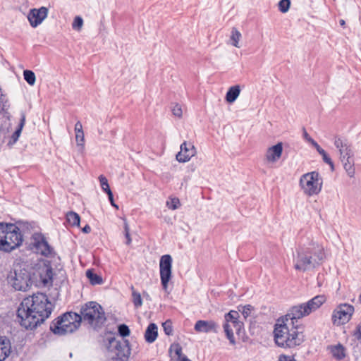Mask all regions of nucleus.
<instances>
[{
	"instance_id": "c9c22d12",
	"label": "nucleus",
	"mask_w": 361,
	"mask_h": 361,
	"mask_svg": "<svg viewBox=\"0 0 361 361\" xmlns=\"http://www.w3.org/2000/svg\"><path fill=\"white\" fill-rule=\"evenodd\" d=\"M75 141L77 145L80 147L81 151H82L85 147V135L83 131L75 133Z\"/></svg>"
},
{
	"instance_id": "b1692460",
	"label": "nucleus",
	"mask_w": 361,
	"mask_h": 361,
	"mask_svg": "<svg viewBox=\"0 0 361 361\" xmlns=\"http://www.w3.org/2000/svg\"><path fill=\"white\" fill-rule=\"evenodd\" d=\"M329 349L330 350L332 356L338 360H343L346 355L345 348L341 343L331 345L329 347Z\"/></svg>"
},
{
	"instance_id": "f03ea898",
	"label": "nucleus",
	"mask_w": 361,
	"mask_h": 361,
	"mask_svg": "<svg viewBox=\"0 0 361 361\" xmlns=\"http://www.w3.org/2000/svg\"><path fill=\"white\" fill-rule=\"evenodd\" d=\"M276 344L283 348H294L304 341L302 332L294 327V320L283 319L282 324H276L274 331Z\"/></svg>"
},
{
	"instance_id": "aec40b11",
	"label": "nucleus",
	"mask_w": 361,
	"mask_h": 361,
	"mask_svg": "<svg viewBox=\"0 0 361 361\" xmlns=\"http://www.w3.org/2000/svg\"><path fill=\"white\" fill-rule=\"evenodd\" d=\"M39 278L44 286H49L52 284L53 269L49 264H44L39 271Z\"/></svg>"
},
{
	"instance_id": "4468645a",
	"label": "nucleus",
	"mask_w": 361,
	"mask_h": 361,
	"mask_svg": "<svg viewBox=\"0 0 361 361\" xmlns=\"http://www.w3.org/2000/svg\"><path fill=\"white\" fill-rule=\"evenodd\" d=\"M48 8L42 6L39 8L31 9L27 15V19L30 25L32 27H36L39 25L43 20L47 17Z\"/></svg>"
},
{
	"instance_id": "864d4df0",
	"label": "nucleus",
	"mask_w": 361,
	"mask_h": 361,
	"mask_svg": "<svg viewBox=\"0 0 361 361\" xmlns=\"http://www.w3.org/2000/svg\"><path fill=\"white\" fill-rule=\"evenodd\" d=\"M303 136H304V138L311 144V142L314 140L310 135L309 134L307 133V131L304 129V133H303Z\"/></svg>"
},
{
	"instance_id": "1a4fd4ad",
	"label": "nucleus",
	"mask_w": 361,
	"mask_h": 361,
	"mask_svg": "<svg viewBox=\"0 0 361 361\" xmlns=\"http://www.w3.org/2000/svg\"><path fill=\"white\" fill-rule=\"evenodd\" d=\"M8 283L16 290L26 291L31 286L30 273L21 267L15 268L8 277Z\"/></svg>"
},
{
	"instance_id": "72a5a7b5",
	"label": "nucleus",
	"mask_w": 361,
	"mask_h": 361,
	"mask_svg": "<svg viewBox=\"0 0 361 361\" xmlns=\"http://www.w3.org/2000/svg\"><path fill=\"white\" fill-rule=\"evenodd\" d=\"M23 76L25 81L30 85H33L35 83L36 77L33 71L25 70L23 71Z\"/></svg>"
},
{
	"instance_id": "de8ad7c7",
	"label": "nucleus",
	"mask_w": 361,
	"mask_h": 361,
	"mask_svg": "<svg viewBox=\"0 0 361 361\" xmlns=\"http://www.w3.org/2000/svg\"><path fill=\"white\" fill-rule=\"evenodd\" d=\"M311 145L315 147V149H317L319 154L324 153V150L317 144L316 141L313 140L311 142Z\"/></svg>"
},
{
	"instance_id": "c85d7f7f",
	"label": "nucleus",
	"mask_w": 361,
	"mask_h": 361,
	"mask_svg": "<svg viewBox=\"0 0 361 361\" xmlns=\"http://www.w3.org/2000/svg\"><path fill=\"white\" fill-rule=\"evenodd\" d=\"M242 37L241 33L238 30L237 28L233 27L231 32L230 40L231 41V44L235 47L239 48V42Z\"/></svg>"
},
{
	"instance_id": "a18cd8bd",
	"label": "nucleus",
	"mask_w": 361,
	"mask_h": 361,
	"mask_svg": "<svg viewBox=\"0 0 361 361\" xmlns=\"http://www.w3.org/2000/svg\"><path fill=\"white\" fill-rule=\"evenodd\" d=\"M124 231H125V236L126 238V244L130 245L131 243V238L130 236V228L128 226V224L126 221L124 223Z\"/></svg>"
},
{
	"instance_id": "37998d69",
	"label": "nucleus",
	"mask_w": 361,
	"mask_h": 361,
	"mask_svg": "<svg viewBox=\"0 0 361 361\" xmlns=\"http://www.w3.org/2000/svg\"><path fill=\"white\" fill-rule=\"evenodd\" d=\"M323 161L329 164L331 169L332 171L334 170V165L333 161H331V159L329 157V155L326 154V152L324 151V153L321 154Z\"/></svg>"
},
{
	"instance_id": "13d9d810",
	"label": "nucleus",
	"mask_w": 361,
	"mask_h": 361,
	"mask_svg": "<svg viewBox=\"0 0 361 361\" xmlns=\"http://www.w3.org/2000/svg\"><path fill=\"white\" fill-rule=\"evenodd\" d=\"M290 361H295V358H293V360H291Z\"/></svg>"
},
{
	"instance_id": "39448f33",
	"label": "nucleus",
	"mask_w": 361,
	"mask_h": 361,
	"mask_svg": "<svg viewBox=\"0 0 361 361\" xmlns=\"http://www.w3.org/2000/svg\"><path fill=\"white\" fill-rule=\"evenodd\" d=\"M81 324V316L75 312H66L50 325L51 331L59 336L71 334L77 330Z\"/></svg>"
},
{
	"instance_id": "412c9836",
	"label": "nucleus",
	"mask_w": 361,
	"mask_h": 361,
	"mask_svg": "<svg viewBox=\"0 0 361 361\" xmlns=\"http://www.w3.org/2000/svg\"><path fill=\"white\" fill-rule=\"evenodd\" d=\"M11 342L6 337H0V361H4L11 353Z\"/></svg>"
},
{
	"instance_id": "a19ab883",
	"label": "nucleus",
	"mask_w": 361,
	"mask_h": 361,
	"mask_svg": "<svg viewBox=\"0 0 361 361\" xmlns=\"http://www.w3.org/2000/svg\"><path fill=\"white\" fill-rule=\"evenodd\" d=\"M241 308L242 310L239 309V311L242 312V314L243 315L245 319L247 318L250 315L252 311L253 310V307L251 306L250 305L243 306Z\"/></svg>"
},
{
	"instance_id": "4c0bfd02",
	"label": "nucleus",
	"mask_w": 361,
	"mask_h": 361,
	"mask_svg": "<svg viewBox=\"0 0 361 361\" xmlns=\"http://www.w3.org/2000/svg\"><path fill=\"white\" fill-rule=\"evenodd\" d=\"M83 25V20L80 16H75L72 23V27L76 31H80Z\"/></svg>"
},
{
	"instance_id": "7c9ffc66",
	"label": "nucleus",
	"mask_w": 361,
	"mask_h": 361,
	"mask_svg": "<svg viewBox=\"0 0 361 361\" xmlns=\"http://www.w3.org/2000/svg\"><path fill=\"white\" fill-rule=\"evenodd\" d=\"M355 337V346L353 347L355 353H360L361 354V330L360 327L357 328V330L353 334Z\"/></svg>"
},
{
	"instance_id": "f3484780",
	"label": "nucleus",
	"mask_w": 361,
	"mask_h": 361,
	"mask_svg": "<svg viewBox=\"0 0 361 361\" xmlns=\"http://www.w3.org/2000/svg\"><path fill=\"white\" fill-rule=\"evenodd\" d=\"M283 152V145L281 142L269 147L264 154V161L267 164H274L281 157Z\"/></svg>"
},
{
	"instance_id": "e433bc0d",
	"label": "nucleus",
	"mask_w": 361,
	"mask_h": 361,
	"mask_svg": "<svg viewBox=\"0 0 361 361\" xmlns=\"http://www.w3.org/2000/svg\"><path fill=\"white\" fill-rule=\"evenodd\" d=\"M166 207L172 210L177 209L180 207V201L177 197L170 198L166 202Z\"/></svg>"
},
{
	"instance_id": "6e6d98bb",
	"label": "nucleus",
	"mask_w": 361,
	"mask_h": 361,
	"mask_svg": "<svg viewBox=\"0 0 361 361\" xmlns=\"http://www.w3.org/2000/svg\"><path fill=\"white\" fill-rule=\"evenodd\" d=\"M82 231L85 233H89L90 231H91V228L89 225H86L83 228H82Z\"/></svg>"
},
{
	"instance_id": "9b49d317",
	"label": "nucleus",
	"mask_w": 361,
	"mask_h": 361,
	"mask_svg": "<svg viewBox=\"0 0 361 361\" xmlns=\"http://www.w3.org/2000/svg\"><path fill=\"white\" fill-rule=\"evenodd\" d=\"M354 311L353 305L348 303L340 304L333 311L332 323L337 326L345 324L350 320Z\"/></svg>"
},
{
	"instance_id": "f704fd0d",
	"label": "nucleus",
	"mask_w": 361,
	"mask_h": 361,
	"mask_svg": "<svg viewBox=\"0 0 361 361\" xmlns=\"http://www.w3.org/2000/svg\"><path fill=\"white\" fill-rule=\"evenodd\" d=\"M25 116L24 114H22L20 123L19 124V128L15 131V133L12 135V139L13 140V142H16L18 140V139L20 135L21 130L25 125Z\"/></svg>"
},
{
	"instance_id": "7ed1b4c3",
	"label": "nucleus",
	"mask_w": 361,
	"mask_h": 361,
	"mask_svg": "<svg viewBox=\"0 0 361 361\" xmlns=\"http://www.w3.org/2000/svg\"><path fill=\"white\" fill-rule=\"evenodd\" d=\"M323 249L318 245L307 249H299L294 255V268L300 271H307L314 269L324 259Z\"/></svg>"
},
{
	"instance_id": "4be33fe9",
	"label": "nucleus",
	"mask_w": 361,
	"mask_h": 361,
	"mask_svg": "<svg viewBox=\"0 0 361 361\" xmlns=\"http://www.w3.org/2000/svg\"><path fill=\"white\" fill-rule=\"evenodd\" d=\"M170 353L172 359L176 361H190L182 353V348L178 343H174L171 345Z\"/></svg>"
},
{
	"instance_id": "f257e3e1",
	"label": "nucleus",
	"mask_w": 361,
	"mask_h": 361,
	"mask_svg": "<svg viewBox=\"0 0 361 361\" xmlns=\"http://www.w3.org/2000/svg\"><path fill=\"white\" fill-rule=\"evenodd\" d=\"M52 305L47 296L37 293L23 299L17 310L21 326L32 329L44 322L51 314Z\"/></svg>"
},
{
	"instance_id": "8fccbe9b",
	"label": "nucleus",
	"mask_w": 361,
	"mask_h": 361,
	"mask_svg": "<svg viewBox=\"0 0 361 361\" xmlns=\"http://www.w3.org/2000/svg\"><path fill=\"white\" fill-rule=\"evenodd\" d=\"M311 145L315 147V149H317L319 154L324 153V150L317 144L316 141L313 140L311 142Z\"/></svg>"
},
{
	"instance_id": "79ce46f5",
	"label": "nucleus",
	"mask_w": 361,
	"mask_h": 361,
	"mask_svg": "<svg viewBox=\"0 0 361 361\" xmlns=\"http://www.w3.org/2000/svg\"><path fill=\"white\" fill-rule=\"evenodd\" d=\"M118 333L121 336L126 337L130 334V329L126 324H121L118 326Z\"/></svg>"
},
{
	"instance_id": "c03bdc74",
	"label": "nucleus",
	"mask_w": 361,
	"mask_h": 361,
	"mask_svg": "<svg viewBox=\"0 0 361 361\" xmlns=\"http://www.w3.org/2000/svg\"><path fill=\"white\" fill-rule=\"evenodd\" d=\"M172 113L174 116L180 118L183 114L181 106L179 104H176L172 108Z\"/></svg>"
},
{
	"instance_id": "3c124183",
	"label": "nucleus",
	"mask_w": 361,
	"mask_h": 361,
	"mask_svg": "<svg viewBox=\"0 0 361 361\" xmlns=\"http://www.w3.org/2000/svg\"><path fill=\"white\" fill-rule=\"evenodd\" d=\"M293 358H294L293 357H290V356H288V355H281L279 357V361H290Z\"/></svg>"
},
{
	"instance_id": "423d86ee",
	"label": "nucleus",
	"mask_w": 361,
	"mask_h": 361,
	"mask_svg": "<svg viewBox=\"0 0 361 361\" xmlns=\"http://www.w3.org/2000/svg\"><path fill=\"white\" fill-rule=\"evenodd\" d=\"M326 300V298L324 295H318L307 302L293 307L286 315V319L287 321L297 320L307 316L319 309Z\"/></svg>"
},
{
	"instance_id": "5fc2aeb1",
	"label": "nucleus",
	"mask_w": 361,
	"mask_h": 361,
	"mask_svg": "<svg viewBox=\"0 0 361 361\" xmlns=\"http://www.w3.org/2000/svg\"><path fill=\"white\" fill-rule=\"evenodd\" d=\"M108 197H109V201H110V202H111V204L113 207H114L116 209H118V206L114 203V197H113V193H112V192H111V196H108Z\"/></svg>"
},
{
	"instance_id": "f8f14e48",
	"label": "nucleus",
	"mask_w": 361,
	"mask_h": 361,
	"mask_svg": "<svg viewBox=\"0 0 361 361\" xmlns=\"http://www.w3.org/2000/svg\"><path fill=\"white\" fill-rule=\"evenodd\" d=\"M160 279L164 290H167L168 284L172 276V257L169 255H163L159 262Z\"/></svg>"
},
{
	"instance_id": "6e6552de",
	"label": "nucleus",
	"mask_w": 361,
	"mask_h": 361,
	"mask_svg": "<svg viewBox=\"0 0 361 361\" xmlns=\"http://www.w3.org/2000/svg\"><path fill=\"white\" fill-rule=\"evenodd\" d=\"M323 179L317 171L308 172L300 178L301 190L307 196L319 194L322 188Z\"/></svg>"
},
{
	"instance_id": "4d7b16f0",
	"label": "nucleus",
	"mask_w": 361,
	"mask_h": 361,
	"mask_svg": "<svg viewBox=\"0 0 361 361\" xmlns=\"http://www.w3.org/2000/svg\"><path fill=\"white\" fill-rule=\"evenodd\" d=\"M340 25H341V26H343V25H345V20H342V19H341V20H340Z\"/></svg>"
},
{
	"instance_id": "49530a36",
	"label": "nucleus",
	"mask_w": 361,
	"mask_h": 361,
	"mask_svg": "<svg viewBox=\"0 0 361 361\" xmlns=\"http://www.w3.org/2000/svg\"><path fill=\"white\" fill-rule=\"evenodd\" d=\"M311 145L315 147V149H317L319 154L324 153V150L317 144L316 141L313 140L311 142Z\"/></svg>"
},
{
	"instance_id": "58836bf2",
	"label": "nucleus",
	"mask_w": 361,
	"mask_h": 361,
	"mask_svg": "<svg viewBox=\"0 0 361 361\" xmlns=\"http://www.w3.org/2000/svg\"><path fill=\"white\" fill-rule=\"evenodd\" d=\"M290 0H281L279 2V9L282 13H286L290 8Z\"/></svg>"
},
{
	"instance_id": "09e8293b",
	"label": "nucleus",
	"mask_w": 361,
	"mask_h": 361,
	"mask_svg": "<svg viewBox=\"0 0 361 361\" xmlns=\"http://www.w3.org/2000/svg\"><path fill=\"white\" fill-rule=\"evenodd\" d=\"M311 145L315 147V149H317L319 154L324 153V150L317 144L316 141L313 140L311 142Z\"/></svg>"
},
{
	"instance_id": "0eeeda50",
	"label": "nucleus",
	"mask_w": 361,
	"mask_h": 361,
	"mask_svg": "<svg viewBox=\"0 0 361 361\" xmlns=\"http://www.w3.org/2000/svg\"><path fill=\"white\" fill-rule=\"evenodd\" d=\"M81 321L88 323L94 328L101 326L106 321L104 312L96 302H89L80 310Z\"/></svg>"
},
{
	"instance_id": "dca6fc26",
	"label": "nucleus",
	"mask_w": 361,
	"mask_h": 361,
	"mask_svg": "<svg viewBox=\"0 0 361 361\" xmlns=\"http://www.w3.org/2000/svg\"><path fill=\"white\" fill-rule=\"evenodd\" d=\"M180 151L176 155L179 162H187L196 154V149L191 143L183 142L180 145Z\"/></svg>"
},
{
	"instance_id": "bb28decb",
	"label": "nucleus",
	"mask_w": 361,
	"mask_h": 361,
	"mask_svg": "<svg viewBox=\"0 0 361 361\" xmlns=\"http://www.w3.org/2000/svg\"><path fill=\"white\" fill-rule=\"evenodd\" d=\"M86 276L89 279L90 283L92 285L102 284L103 282L102 278L99 275L95 274L91 269H88L86 271Z\"/></svg>"
},
{
	"instance_id": "ddd939ff",
	"label": "nucleus",
	"mask_w": 361,
	"mask_h": 361,
	"mask_svg": "<svg viewBox=\"0 0 361 361\" xmlns=\"http://www.w3.org/2000/svg\"><path fill=\"white\" fill-rule=\"evenodd\" d=\"M32 248L34 250L43 256L51 257L53 253L52 247L48 244L44 237L37 234L33 236Z\"/></svg>"
},
{
	"instance_id": "20e7f679",
	"label": "nucleus",
	"mask_w": 361,
	"mask_h": 361,
	"mask_svg": "<svg viewBox=\"0 0 361 361\" xmlns=\"http://www.w3.org/2000/svg\"><path fill=\"white\" fill-rule=\"evenodd\" d=\"M23 242L20 228L13 224L0 223V250L11 252Z\"/></svg>"
},
{
	"instance_id": "2eb2a0df",
	"label": "nucleus",
	"mask_w": 361,
	"mask_h": 361,
	"mask_svg": "<svg viewBox=\"0 0 361 361\" xmlns=\"http://www.w3.org/2000/svg\"><path fill=\"white\" fill-rule=\"evenodd\" d=\"M334 145L338 149L341 161L353 158L354 154L352 147L348 145L346 140H343L340 137H336Z\"/></svg>"
},
{
	"instance_id": "cd10ccee",
	"label": "nucleus",
	"mask_w": 361,
	"mask_h": 361,
	"mask_svg": "<svg viewBox=\"0 0 361 361\" xmlns=\"http://www.w3.org/2000/svg\"><path fill=\"white\" fill-rule=\"evenodd\" d=\"M9 108V102L7 95L0 87V114L6 111Z\"/></svg>"
},
{
	"instance_id": "ea45409f",
	"label": "nucleus",
	"mask_w": 361,
	"mask_h": 361,
	"mask_svg": "<svg viewBox=\"0 0 361 361\" xmlns=\"http://www.w3.org/2000/svg\"><path fill=\"white\" fill-rule=\"evenodd\" d=\"M164 331L166 335H171L173 332L172 323L170 320H166L162 324Z\"/></svg>"
},
{
	"instance_id": "393cba45",
	"label": "nucleus",
	"mask_w": 361,
	"mask_h": 361,
	"mask_svg": "<svg viewBox=\"0 0 361 361\" xmlns=\"http://www.w3.org/2000/svg\"><path fill=\"white\" fill-rule=\"evenodd\" d=\"M240 93V89L238 85H235L231 87L226 95V100L227 102L231 104L234 102L236 99L238 97Z\"/></svg>"
},
{
	"instance_id": "a878e982",
	"label": "nucleus",
	"mask_w": 361,
	"mask_h": 361,
	"mask_svg": "<svg viewBox=\"0 0 361 361\" xmlns=\"http://www.w3.org/2000/svg\"><path fill=\"white\" fill-rule=\"evenodd\" d=\"M343 163V168L345 170L348 176L350 178H353L355 176V167L353 158L348 159L345 161H341Z\"/></svg>"
},
{
	"instance_id": "9d476101",
	"label": "nucleus",
	"mask_w": 361,
	"mask_h": 361,
	"mask_svg": "<svg viewBox=\"0 0 361 361\" xmlns=\"http://www.w3.org/2000/svg\"><path fill=\"white\" fill-rule=\"evenodd\" d=\"M239 314L236 311H230L225 314V323L223 325L224 332L230 343L234 345L235 343L233 330L239 334L243 324L238 320Z\"/></svg>"
},
{
	"instance_id": "473e14b6",
	"label": "nucleus",
	"mask_w": 361,
	"mask_h": 361,
	"mask_svg": "<svg viewBox=\"0 0 361 361\" xmlns=\"http://www.w3.org/2000/svg\"><path fill=\"white\" fill-rule=\"evenodd\" d=\"M132 300L133 305L136 308H138L142 305V300L141 298V295L138 292H137L133 287H132Z\"/></svg>"
},
{
	"instance_id": "2f4dec72",
	"label": "nucleus",
	"mask_w": 361,
	"mask_h": 361,
	"mask_svg": "<svg viewBox=\"0 0 361 361\" xmlns=\"http://www.w3.org/2000/svg\"><path fill=\"white\" fill-rule=\"evenodd\" d=\"M99 180L102 190L105 192L108 195V196H111V192H112L109 188L107 178L103 175H100L99 177Z\"/></svg>"
},
{
	"instance_id": "a211bd4d",
	"label": "nucleus",
	"mask_w": 361,
	"mask_h": 361,
	"mask_svg": "<svg viewBox=\"0 0 361 361\" xmlns=\"http://www.w3.org/2000/svg\"><path fill=\"white\" fill-rule=\"evenodd\" d=\"M218 324L212 320H198L195 324V330L197 332L217 333Z\"/></svg>"
},
{
	"instance_id": "6ab92c4d",
	"label": "nucleus",
	"mask_w": 361,
	"mask_h": 361,
	"mask_svg": "<svg viewBox=\"0 0 361 361\" xmlns=\"http://www.w3.org/2000/svg\"><path fill=\"white\" fill-rule=\"evenodd\" d=\"M110 344L112 347L116 348L115 356H113V359H116V361H126L129 355V350L123 346L121 343L115 339L110 341Z\"/></svg>"
},
{
	"instance_id": "603ef678",
	"label": "nucleus",
	"mask_w": 361,
	"mask_h": 361,
	"mask_svg": "<svg viewBox=\"0 0 361 361\" xmlns=\"http://www.w3.org/2000/svg\"><path fill=\"white\" fill-rule=\"evenodd\" d=\"M75 133L83 131L82 125L80 121H78L75 125Z\"/></svg>"
},
{
	"instance_id": "c756f323",
	"label": "nucleus",
	"mask_w": 361,
	"mask_h": 361,
	"mask_svg": "<svg viewBox=\"0 0 361 361\" xmlns=\"http://www.w3.org/2000/svg\"><path fill=\"white\" fill-rule=\"evenodd\" d=\"M66 220L68 222V224L71 226H78L80 225V216L74 212H69L68 213H67Z\"/></svg>"
},
{
	"instance_id": "5701e85b",
	"label": "nucleus",
	"mask_w": 361,
	"mask_h": 361,
	"mask_svg": "<svg viewBox=\"0 0 361 361\" xmlns=\"http://www.w3.org/2000/svg\"><path fill=\"white\" fill-rule=\"evenodd\" d=\"M158 336V327L154 324L151 323L147 326L145 333V338L147 343H153Z\"/></svg>"
}]
</instances>
